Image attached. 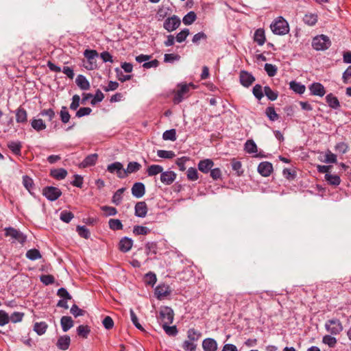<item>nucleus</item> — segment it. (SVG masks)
<instances>
[{"instance_id": "nucleus-1", "label": "nucleus", "mask_w": 351, "mask_h": 351, "mask_svg": "<svg viewBox=\"0 0 351 351\" xmlns=\"http://www.w3.org/2000/svg\"><path fill=\"white\" fill-rule=\"evenodd\" d=\"M270 28L276 35H285L289 32V23L282 16L276 18L271 23Z\"/></svg>"}, {"instance_id": "nucleus-2", "label": "nucleus", "mask_w": 351, "mask_h": 351, "mask_svg": "<svg viewBox=\"0 0 351 351\" xmlns=\"http://www.w3.org/2000/svg\"><path fill=\"white\" fill-rule=\"evenodd\" d=\"M84 56L86 58V60L84 61L83 64L86 69L91 71L97 68L96 58L98 56V53L96 50L86 49L84 51Z\"/></svg>"}, {"instance_id": "nucleus-3", "label": "nucleus", "mask_w": 351, "mask_h": 351, "mask_svg": "<svg viewBox=\"0 0 351 351\" xmlns=\"http://www.w3.org/2000/svg\"><path fill=\"white\" fill-rule=\"evenodd\" d=\"M331 45L330 38L324 34L315 36L312 41V47L317 51H324Z\"/></svg>"}, {"instance_id": "nucleus-4", "label": "nucleus", "mask_w": 351, "mask_h": 351, "mask_svg": "<svg viewBox=\"0 0 351 351\" xmlns=\"http://www.w3.org/2000/svg\"><path fill=\"white\" fill-rule=\"evenodd\" d=\"M158 319L162 326L171 324L173 320V310L167 306L161 308Z\"/></svg>"}, {"instance_id": "nucleus-5", "label": "nucleus", "mask_w": 351, "mask_h": 351, "mask_svg": "<svg viewBox=\"0 0 351 351\" xmlns=\"http://www.w3.org/2000/svg\"><path fill=\"white\" fill-rule=\"evenodd\" d=\"M325 328L331 335H337L343 330V327L339 319L334 318L326 322Z\"/></svg>"}, {"instance_id": "nucleus-6", "label": "nucleus", "mask_w": 351, "mask_h": 351, "mask_svg": "<svg viewBox=\"0 0 351 351\" xmlns=\"http://www.w3.org/2000/svg\"><path fill=\"white\" fill-rule=\"evenodd\" d=\"M191 88H195V86L192 83L179 85V89L173 97V102L175 104L180 103L184 99V98L187 96V93H189Z\"/></svg>"}, {"instance_id": "nucleus-7", "label": "nucleus", "mask_w": 351, "mask_h": 351, "mask_svg": "<svg viewBox=\"0 0 351 351\" xmlns=\"http://www.w3.org/2000/svg\"><path fill=\"white\" fill-rule=\"evenodd\" d=\"M43 195L50 201L58 199L62 195L61 191L54 186H47L43 190Z\"/></svg>"}, {"instance_id": "nucleus-8", "label": "nucleus", "mask_w": 351, "mask_h": 351, "mask_svg": "<svg viewBox=\"0 0 351 351\" xmlns=\"http://www.w3.org/2000/svg\"><path fill=\"white\" fill-rule=\"evenodd\" d=\"M5 235L6 237H10L14 240L19 241L23 244L26 241V237L19 230H17L13 228L9 227L5 228Z\"/></svg>"}, {"instance_id": "nucleus-9", "label": "nucleus", "mask_w": 351, "mask_h": 351, "mask_svg": "<svg viewBox=\"0 0 351 351\" xmlns=\"http://www.w3.org/2000/svg\"><path fill=\"white\" fill-rule=\"evenodd\" d=\"M107 170L112 173H116L118 178L123 179L125 178V169L120 162H115L107 167Z\"/></svg>"}, {"instance_id": "nucleus-10", "label": "nucleus", "mask_w": 351, "mask_h": 351, "mask_svg": "<svg viewBox=\"0 0 351 351\" xmlns=\"http://www.w3.org/2000/svg\"><path fill=\"white\" fill-rule=\"evenodd\" d=\"M180 25V19L176 15L167 18L163 24L164 28L169 32L176 29Z\"/></svg>"}, {"instance_id": "nucleus-11", "label": "nucleus", "mask_w": 351, "mask_h": 351, "mask_svg": "<svg viewBox=\"0 0 351 351\" xmlns=\"http://www.w3.org/2000/svg\"><path fill=\"white\" fill-rule=\"evenodd\" d=\"M176 178V174L171 171H162L160 174V181L166 185L171 184L175 181Z\"/></svg>"}, {"instance_id": "nucleus-12", "label": "nucleus", "mask_w": 351, "mask_h": 351, "mask_svg": "<svg viewBox=\"0 0 351 351\" xmlns=\"http://www.w3.org/2000/svg\"><path fill=\"white\" fill-rule=\"evenodd\" d=\"M273 171V166L269 162H262L258 166V171L263 176H269Z\"/></svg>"}, {"instance_id": "nucleus-13", "label": "nucleus", "mask_w": 351, "mask_h": 351, "mask_svg": "<svg viewBox=\"0 0 351 351\" xmlns=\"http://www.w3.org/2000/svg\"><path fill=\"white\" fill-rule=\"evenodd\" d=\"M240 82L245 87L250 86L255 80L254 76L247 71H241L240 73Z\"/></svg>"}, {"instance_id": "nucleus-14", "label": "nucleus", "mask_w": 351, "mask_h": 351, "mask_svg": "<svg viewBox=\"0 0 351 351\" xmlns=\"http://www.w3.org/2000/svg\"><path fill=\"white\" fill-rule=\"evenodd\" d=\"M71 344V338L68 335H62L58 337L56 346L59 350H66Z\"/></svg>"}, {"instance_id": "nucleus-15", "label": "nucleus", "mask_w": 351, "mask_h": 351, "mask_svg": "<svg viewBox=\"0 0 351 351\" xmlns=\"http://www.w3.org/2000/svg\"><path fill=\"white\" fill-rule=\"evenodd\" d=\"M309 90L311 91V95L319 97H323L326 93V90L324 86L318 82L313 83L309 86Z\"/></svg>"}, {"instance_id": "nucleus-16", "label": "nucleus", "mask_w": 351, "mask_h": 351, "mask_svg": "<svg viewBox=\"0 0 351 351\" xmlns=\"http://www.w3.org/2000/svg\"><path fill=\"white\" fill-rule=\"evenodd\" d=\"M135 215L138 217L143 218L147 215V206L145 202H137L135 205Z\"/></svg>"}, {"instance_id": "nucleus-17", "label": "nucleus", "mask_w": 351, "mask_h": 351, "mask_svg": "<svg viewBox=\"0 0 351 351\" xmlns=\"http://www.w3.org/2000/svg\"><path fill=\"white\" fill-rule=\"evenodd\" d=\"M145 187L142 182H136L132 187V194L133 196L140 198L145 195Z\"/></svg>"}, {"instance_id": "nucleus-18", "label": "nucleus", "mask_w": 351, "mask_h": 351, "mask_svg": "<svg viewBox=\"0 0 351 351\" xmlns=\"http://www.w3.org/2000/svg\"><path fill=\"white\" fill-rule=\"evenodd\" d=\"M170 293L169 287L165 285H158L155 289V294L159 300L163 299L169 295Z\"/></svg>"}, {"instance_id": "nucleus-19", "label": "nucleus", "mask_w": 351, "mask_h": 351, "mask_svg": "<svg viewBox=\"0 0 351 351\" xmlns=\"http://www.w3.org/2000/svg\"><path fill=\"white\" fill-rule=\"evenodd\" d=\"M204 351H216L217 350V341L212 338H206L202 342Z\"/></svg>"}, {"instance_id": "nucleus-20", "label": "nucleus", "mask_w": 351, "mask_h": 351, "mask_svg": "<svg viewBox=\"0 0 351 351\" xmlns=\"http://www.w3.org/2000/svg\"><path fill=\"white\" fill-rule=\"evenodd\" d=\"M214 166V162L210 159L200 160L198 164V169L200 171L208 173Z\"/></svg>"}, {"instance_id": "nucleus-21", "label": "nucleus", "mask_w": 351, "mask_h": 351, "mask_svg": "<svg viewBox=\"0 0 351 351\" xmlns=\"http://www.w3.org/2000/svg\"><path fill=\"white\" fill-rule=\"evenodd\" d=\"M133 245V241L128 237H123L121 239L119 248L123 252H128L130 251Z\"/></svg>"}, {"instance_id": "nucleus-22", "label": "nucleus", "mask_w": 351, "mask_h": 351, "mask_svg": "<svg viewBox=\"0 0 351 351\" xmlns=\"http://www.w3.org/2000/svg\"><path fill=\"white\" fill-rule=\"evenodd\" d=\"M16 121L19 123H25L27 121V112L21 106L16 110Z\"/></svg>"}, {"instance_id": "nucleus-23", "label": "nucleus", "mask_w": 351, "mask_h": 351, "mask_svg": "<svg viewBox=\"0 0 351 351\" xmlns=\"http://www.w3.org/2000/svg\"><path fill=\"white\" fill-rule=\"evenodd\" d=\"M75 82L78 87L83 90H87L90 87L89 82L86 77L82 75H77Z\"/></svg>"}, {"instance_id": "nucleus-24", "label": "nucleus", "mask_w": 351, "mask_h": 351, "mask_svg": "<svg viewBox=\"0 0 351 351\" xmlns=\"http://www.w3.org/2000/svg\"><path fill=\"white\" fill-rule=\"evenodd\" d=\"M98 156L97 154H93L88 155L85 158V159L80 163V167H87L89 166L94 165L97 160Z\"/></svg>"}, {"instance_id": "nucleus-25", "label": "nucleus", "mask_w": 351, "mask_h": 351, "mask_svg": "<svg viewBox=\"0 0 351 351\" xmlns=\"http://www.w3.org/2000/svg\"><path fill=\"white\" fill-rule=\"evenodd\" d=\"M60 324L64 332L68 331L73 326V321L71 317L63 316L60 319Z\"/></svg>"}, {"instance_id": "nucleus-26", "label": "nucleus", "mask_w": 351, "mask_h": 351, "mask_svg": "<svg viewBox=\"0 0 351 351\" xmlns=\"http://www.w3.org/2000/svg\"><path fill=\"white\" fill-rule=\"evenodd\" d=\"M141 168V165L137 162H130L127 168L125 169V178L131 173L138 171Z\"/></svg>"}, {"instance_id": "nucleus-27", "label": "nucleus", "mask_w": 351, "mask_h": 351, "mask_svg": "<svg viewBox=\"0 0 351 351\" xmlns=\"http://www.w3.org/2000/svg\"><path fill=\"white\" fill-rule=\"evenodd\" d=\"M163 167L159 165H152L147 169L148 176H154L159 173H162Z\"/></svg>"}, {"instance_id": "nucleus-28", "label": "nucleus", "mask_w": 351, "mask_h": 351, "mask_svg": "<svg viewBox=\"0 0 351 351\" xmlns=\"http://www.w3.org/2000/svg\"><path fill=\"white\" fill-rule=\"evenodd\" d=\"M254 41L257 43L258 45H263L265 42V32L263 29H258L254 33Z\"/></svg>"}, {"instance_id": "nucleus-29", "label": "nucleus", "mask_w": 351, "mask_h": 351, "mask_svg": "<svg viewBox=\"0 0 351 351\" xmlns=\"http://www.w3.org/2000/svg\"><path fill=\"white\" fill-rule=\"evenodd\" d=\"M290 88L298 94H302L304 93L306 90V87L304 85L302 84L300 82H297L295 81H291L289 83Z\"/></svg>"}, {"instance_id": "nucleus-30", "label": "nucleus", "mask_w": 351, "mask_h": 351, "mask_svg": "<svg viewBox=\"0 0 351 351\" xmlns=\"http://www.w3.org/2000/svg\"><path fill=\"white\" fill-rule=\"evenodd\" d=\"M326 100L328 106L332 108L337 109L340 106L338 99L331 93L326 95Z\"/></svg>"}, {"instance_id": "nucleus-31", "label": "nucleus", "mask_w": 351, "mask_h": 351, "mask_svg": "<svg viewBox=\"0 0 351 351\" xmlns=\"http://www.w3.org/2000/svg\"><path fill=\"white\" fill-rule=\"evenodd\" d=\"M50 174L57 180H62L66 176L67 171L64 169H56L51 170Z\"/></svg>"}, {"instance_id": "nucleus-32", "label": "nucleus", "mask_w": 351, "mask_h": 351, "mask_svg": "<svg viewBox=\"0 0 351 351\" xmlns=\"http://www.w3.org/2000/svg\"><path fill=\"white\" fill-rule=\"evenodd\" d=\"M201 332L195 330L194 328H191L187 332L188 340L191 341L192 342L194 343L197 341L201 337Z\"/></svg>"}, {"instance_id": "nucleus-33", "label": "nucleus", "mask_w": 351, "mask_h": 351, "mask_svg": "<svg viewBox=\"0 0 351 351\" xmlns=\"http://www.w3.org/2000/svg\"><path fill=\"white\" fill-rule=\"evenodd\" d=\"M32 127L36 131L39 132L46 128V124L41 119H34L31 121Z\"/></svg>"}, {"instance_id": "nucleus-34", "label": "nucleus", "mask_w": 351, "mask_h": 351, "mask_svg": "<svg viewBox=\"0 0 351 351\" xmlns=\"http://www.w3.org/2000/svg\"><path fill=\"white\" fill-rule=\"evenodd\" d=\"M325 180L331 185L337 186L341 182V179L339 176L330 173L325 174Z\"/></svg>"}, {"instance_id": "nucleus-35", "label": "nucleus", "mask_w": 351, "mask_h": 351, "mask_svg": "<svg viewBox=\"0 0 351 351\" xmlns=\"http://www.w3.org/2000/svg\"><path fill=\"white\" fill-rule=\"evenodd\" d=\"M8 148L16 155L21 154V143L19 141H10L8 143Z\"/></svg>"}, {"instance_id": "nucleus-36", "label": "nucleus", "mask_w": 351, "mask_h": 351, "mask_svg": "<svg viewBox=\"0 0 351 351\" xmlns=\"http://www.w3.org/2000/svg\"><path fill=\"white\" fill-rule=\"evenodd\" d=\"M245 150L248 154L257 152V146L253 140H247L245 143Z\"/></svg>"}, {"instance_id": "nucleus-37", "label": "nucleus", "mask_w": 351, "mask_h": 351, "mask_svg": "<svg viewBox=\"0 0 351 351\" xmlns=\"http://www.w3.org/2000/svg\"><path fill=\"white\" fill-rule=\"evenodd\" d=\"M47 328V324L44 322H37L34 324V330L39 335H43Z\"/></svg>"}, {"instance_id": "nucleus-38", "label": "nucleus", "mask_w": 351, "mask_h": 351, "mask_svg": "<svg viewBox=\"0 0 351 351\" xmlns=\"http://www.w3.org/2000/svg\"><path fill=\"white\" fill-rule=\"evenodd\" d=\"M303 20L307 25H314L317 21V15L312 13L306 14Z\"/></svg>"}, {"instance_id": "nucleus-39", "label": "nucleus", "mask_w": 351, "mask_h": 351, "mask_svg": "<svg viewBox=\"0 0 351 351\" xmlns=\"http://www.w3.org/2000/svg\"><path fill=\"white\" fill-rule=\"evenodd\" d=\"M165 141H174L176 140V132L175 129L166 130L162 134Z\"/></svg>"}, {"instance_id": "nucleus-40", "label": "nucleus", "mask_w": 351, "mask_h": 351, "mask_svg": "<svg viewBox=\"0 0 351 351\" xmlns=\"http://www.w3.org/2000/svg\"><path fill=\"white\" fill-rule=\"evenodd\" d=\"M196 19V14L194 12L191 11L186 14L182 19L183 23L186 25L192 24Z\"/></svg>"}, {"instance_id": "nucleus-41", "label": "nucleus", "mask_w": 351, "mask_h": 351, "mask_svg": "<svg viewBox=\"0 0 351 351\" xmlns=\"http://www.w3.org/2000/svg\"><path fill=\"white\" fill-rule=\"evenodd\" d=\"M26 256L27 258H29L32 261H35V260L40 258L41 254H40L39 250H38L36 249H31L27 252Z\"/></svg>"}, {"instance_id": "nucleus-42", "label": "nucleus", "mask_w": 351, "mask_h": 351, "mask_svg": "<svg viewBox=\"0 0 351 351\" xmlns=\"http://www.w3.org/2000/svg\"><path fill=\"white\" fill-rule=\"evenodd\" d=\"M124 191H125V189L121 188V189H118L114 193V194L113 195V197H112V202L114 204H116V205L120 204V203L121 202V200H122V195Z\"/></svg>"}, {"instance_id": "nucleus-43", "label": "nucleus", "mask_w": 351, "mask_h": 351, "mask_svg": "<svg viewBox=\"0 0 351 351\" xmlns=\"http://www.w3.org/2000/svg\"><path fill=\"white\" fill-rule=\"evenodd\" d=\"M108 224L110 228L113 230H121L123 228V225L121 221L117 219H110L109 220Z\"/></svg>"}, {"instance_id": "nucleus-44", "label": "nucleus", "mask_w": 351, "mask_h": 351, "mask_svg": "<svg viewBox=\"0 0 351 351\" xmlns=\"http://www.w3.org/2000/svg\"><path fill=\"white\" fill-rule=\"evenodd\" d=\"M149 232V228L143 226H135L133 229V233L136 235H146Z\"/></svg>"}, {"instance_id": "nucleus-45", "label": "nucleus", "mask_w": 351, "mask_h": 351, "mask_svg": "<svg viewBox=\"0 0 351 351\" xmlns=\"http://www.w3.org/2000/svg\"><path fill=\"white\" fill-rule=\"evenodd\" d=\"M90 331L88 326L80 325L77 328V335L83 338H87Z\"/></svg>"}, {"instance_id": "nucleus-46", "label": "nucleus", "mask_w": 351, "mask_h": 351, "mask_svg": "<svg viewBox=\"0 0 351 351\" xmlns=\"http://www.w3.org/2000/svg\"><path fill=\"white\" fill-rule=\"evenodd\" d=\"M322 341L324 344L328 345L330 348H334L337 344V339L329 335H326L323 337Z\"/></svg>"}, {"instance_id": "nucleus-47", "label": "nucleus", "mask_w": 351, "mask_h": 351, "mask_svg": "<svg viewBox=\"0 0 351 351\" xmlns=\"http://www.w3.org/2000/svg\"><path fill=\"white\" fill-rule=\"evenodd\" d=\"M180 59V56L176 53H165L164 56V62L167 63H173Z\"/></svg>"}, {"instance_id": "nucleus-48", "label": "nucleus", "mask_w": 351, "mask_h": 351, "mask_svg": "<svg viewBox=\"0 0 351 351\" xmlns=\"http://www.w3.org/2000/svg\"><path fill=\"white\" fill-rule=\"evenodd\" d=\"M60 119L62 123H66L69 121L71 116L66 106H62L60 112Z\"/></svg>"}, {"instance_id": "nucleus-49", "label": "nucleus", "mask_w": 351, "mask_h": 351, "mask_svg": "<svg viewBox=\"0 0 351 351\" xmlns=\"http://www.w3.org/2000/svg\"><path fill=\"white\" fill-rule=\"evenodd\" d=\"M231 165L232 170L236 171L238 176H241L243 173L242 165L240 161H238L236 159H232L231 161Z\"/></svg>"}, {"instance_id": "nucleus-50", "label": "nucleus", "mask_w": 351, "mask_h": 351, "mask_svg": "<svg viewBox=\"0 0 351 351\" xmlns=\"http://www.w3.org/2000/svg\"><path fill=\"white\" fill-rule=\"evenodd\" d=\"M264 92L267 97L271 101H274L278 98V93L272 90L269 86L264 87Z\"/></svg>"}, {"instance_id": "nucleus-51", "label": "nucleus", "mask_w": 351, "mask_h": 351, "mask_svg": "<svg viewBox=\"0 0 351 351\" xmlns=\"http://www.w3.org/2000/svg\"><path fill=\"white\" fill-rule=\"evenodd\" d=\"M189 35V29H184L181 32H180L176 36V40L178 43H182L186 38V37Z\"/></svg>"}, {"instance_id": "nucleus-52", "label": "nucleus", "mask_w": 351, "mask_h": 351, "mask_svg": "<svg viewBox=\"0 0 351 351\" xmlns=\"http://www.w3.org/2000/svg\"><path fill=\"white\" fill-rule=\"evenodd\" d=\"M265 113L268 118L272 121L277 120L279 117L278 114L276 112L274 107L267 108Z\"/></svg>"}, {"instance_id": "nucleus-53", "label": "nucleus", "mask_w": 351, "mask_h": 351, "mask_svg": "<svg viewBox=\"0 0 351 351\" xmlns=\"http://www.w3.org/2000/svg\"><path fill=\"white\" fill-rule=\"evenodd\" d=\"M264 68H265V70L267 72V75L269 77H273V76L276 75V74L277 73V67L275 65L269 64V63H266L265 64Z\"/></svg>"}, {"instance_id": "nucleus-54", "label": "nucleus", "mask_w": 351, "mask_h": 351, "mask_svg": "<svg viewBox=\"0 0 351 351\" xmlns=\"http://www.w3.org/2000/svg\"><path fill=\"white\" fill-rule=\"evenodd\" d=\"M157 155L158 157L162 158L170 159L175 156V153L173 151L167 150H158Z\"/></svg>"}, {"instance_id": "nucleus-55", "label": "nucleus", "mask_w": 351, "mask_h": 351, "mask_svg": "<svg viewBox=\"0 0 351 351\" xmlns=\"http://www.w3.org/2000/svg\"><path fill=\"white\" fill-rule=\"evenodd\" d=\"M73 217V214L71 212L67 210H63L61 212L60 216V219L65 223L70 222Z\"/></svg>"}, {"instance_id": "nucleus-56", "label": "nucleus", "mask_w": 351, "mask_h": 351, "mask_svg": "<svg viewBox=\"0 0 351 351\" xmlns=\"http://www.w3.org/2000/svg\"><path fill=\"white\" fill-rule=\"evenodd\" d=\"M77 232L81 237L88 239L90 237V232L88 229L84 226H78L77 227Z\"/></svg>"}, {"instance_id": "nucleus-57", "label": "nucleus", "mask_w": 351, "mask_h": 351, "mask_svg": "<svg viewBox=\"0 0 351 351\" xmlns=\"http://www.w3.org/2000/svg\"><path fill=\"white\" fill-rule=\"evenodd\" d=\"M197 344L191 341L185 340L182 343V348L186 351H195Z\"/></svg>"}, {"instance_id": "nucleus-58", "label": "nucleus", "mask_w": 351, "mask_h": 351, "mask_svg": "<svg viewBox=\"0 0 351 351\" xmlns=\"http://www.w3.org/2000/svg\"><path fill=\"white\" fill-rule=\"evenodd\" d=\"M23 184L27 190L31 193L34 185L33 180L27 176H24L23 177Z\"/></svg>"}, {"instance_id": "nucleus-59", "label": "nucleus", "mask_w": 351, "mask_h": 351, "mask_svg": "<svg viewBox=\"0 0 351 351\" xmlns=\"http://www.w3.org/2000/svg\"><path fill=\"white\" fill-rule=\"evenodd\" d=\"M187 178L189 180L195 181L198 179V173L195 168L190 167L187 171Z\"/></svg>"}, {"instance_id": "nucleus-60", "label": "nucleus", "mask_w": 351, "mask_h": 351, "mask_svg": "<svg viewBox=\"0 0 351 351\" xmlns=\"http://www.w3.org/2000/svg\"><path fill=\"white\" fill-rule=\"evenodd\" d=\"M10 321V317L8 314L5 311L0 310V326H4L8 324Z\"/></svg>"}, {"instance_id": "nucleus-61", "label": "nucleus", "mask_w": 351, "mask_h": 351, "mask_svg": "<svg viewBox=\"0 0 351 351\" xmlns=\"http://www.w3.org/2000/svg\"><path fill=\"white\" fill-rule=\"evenodd\" d=\"M130 313L131 320H132V323L134 324V325L138 329H139L141 330H143L144 329H143V326L138 322V317H137L136 315L135 314L134 311L132 309H130Z\"/></svg>"}, {"instance_id": "nucleus-62", "label": "nucleus", "mask_w": 351, "mask_h": 351, "mask_svg": "<svg viewBox=\"0 0 351 351\" xmlns=\"http://www.w3.org/2000/svg\"><path fill=\"white\" fill-rule=\"evenodd\" d=\"M92 112V109L88 107L80 108L76 112V117L80 118L84 116L89 115Z\"/></svg>"}, {"instance_id": "nucleus-63", "label": "nucleus", "mask_w": 351, "mask_h": 351, "mask_svg": "<svg viewBox=\"0 0 351 351\" xmlns=\"http://www.w3.org/2000/svg\"><path fill=\"white\" fill-rule=\"evenodd\" d=\"M342 80L344 84L351 83V66H349L343 73Z\"/></svg>"}, {"instance_id": "nucleus-64", "label": "nucleus", "mask_w": 351, "mask_h": 351, "mask_svg": "<svg viewBox=\"0 0 351 351\" xmlns=\"http://www.w3.org/2000/svg\"><path fill=\"white\" fill-rule=\"evenodd\" d=\"M253 94L256 98L261 99L263 97L262 86L259 84H256L253 88Z\"/></svg>"}]
</instances>
